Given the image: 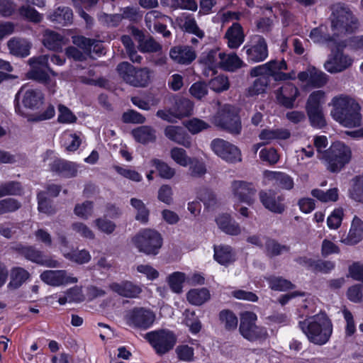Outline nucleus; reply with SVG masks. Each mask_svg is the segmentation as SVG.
<instances>
[{
  "label": "nucleus",
  "instance_id": "1",
  "mask_svg": "<svg viewBox=\"0 0 363 363\" xmlns=\"http://www.w3.org/2000/svg\"><path fill=\"white\" fill-rule=\"evenodd\" d=\"M287 69L284 60H270L269 62L256 66L250 70L252 77H260L255 80L248 87L247 94L249 96H255L264 93L268 85L267 77H272L275 80H286L289 78L288 74L281 71Z\"/></svg>",
  "mask_w": 363,
  "mask_h": 363
},
{
  "label": "nucleus",
  "instance_id": "2",
  "mask_svg": "<svg viewBox=\"0 0 363 363\" xmlns=\"http://www.w3.org/2000/svg\"><path fill=\"white\" fill-rule=\"evenodd\" d=\"M314 145L319 154L318 157L327 162L331 172H339L350 160V147L341 142L334 143L325 150L328 145V138L325 135H320L315 138Z\"/></svg>",
  "mask_w": 363,
  "mask_h": 363
},
{
  "label": "nucleus",
  "instance_id": "3",
  "mask_svg": "<svg viewBox=\"0 0 363 363\" xmlns=\"http://www.w3.org/2000/svg\"><path fill=\"white\" fill-rule=\"evenodd\" d=\"M333 106L332 118L347 128H354L362 125L360 106L354 99L345 95L334 97L330 103Z\"/></svg>",
  "mask_w": 363,
  "mask_h": 363
},
{
  "label": "nucleus",
  "instance_id": "4",
  "mask_svg": "<svg viewBox=\"0 0 363 363\" xmlns=\"http://www.w3.org/2000/svg\"><path fill=\"white\" fill-rule=\"evenodd\" d=\"M299 327L310 342L325 345L333 333L331 321L324 313H319L299 322Z\"/></svg>",
  "mask_w": 363,
  "mask_h": 363
},
{
  "label": "nucleus",
  "instance_id": "5",
  "mask_svg": "<svg viewBox=\"0 0 363 363\" xmlns=\"http://www.w3.org/2000/svg\"><path fill=\"white\" fill-rule=\"evenodd\" d=\"M331 27L333 35L352 32L357 26V21L349 7L343 4H335L332 7Z\"/></svg>",
  "mask_w": 363,
  "mask_h": 363
},
{
  "label": "nucleus",
  "instance_id": "6",
  "mask_svg": "<svg viewBox=\"0 0 363 363\" xmlns=\"http://www.w3.org/2000/svg\"><path fill=\"white\" fill-rule=\"evenodd\" d=\"M48 55H40L37 57L29 59L28 62L30 69L27 72V77L45 84L49 91L54 94L55 92L56 82L51 79L48 75L50 71L48 67Z\"/></svg>",
  "mask_w": 363,
  "mask_h": 363
},
{
  "label": "nucleus",
  "instance_id": "7",
  "mask_svg": "<svg viewBox=\"0 0 363 363\" xmlns=\"http://www.w3.org/2000/svg\"><path fill=\"white\" fill-rule=\"evenodd\" d=\"M117 71L123 79L134 86H145L150 79V72L147 68L136 69L128 62L117 66Z\"/></svg>",
  "mask_w": 363,
  "mask_h": 363
},
{
  "label": "nucleus",
  "instance_id": "8",
  "mask_svg": "<svg viewBox=\"0 0 363 363\" xmlns=\"http://www.w3.org/2000/svg\"><path fill=\"white\" fill-rule=\"evenodd\" d=\"M145 338L160 355L171 350L177 342L175 335L164 329L149 332L145 335Z\"/></svg>",
  "mask_w": 363,
  "mask_h": 363
},
{
  "label": "nucleus",
  "instance_id": "9",
  "mask_svg": "<svg viewBox=\"0 0 363 363\" xmlns=\"http://www.w3.org/2000/svg\"><path fill=\"white\" fill-rule=\"evenodd\" d=\"M257 315L253 312L245 311L240 315V334L250 341L262 340L267 336V330L255 325Z\"/></svg>",
  "mask_w": 363,
  "mask_h": 363
},
{
  "label": "nucleus",
  "instance_id": "10",
  "mask_svg": "<svg viewBox=\"0 0 363 363\" xmlns=\"http://www.w3.org/2000/svg\"><path fill=\"white\" fill-rule=\"evenodd\" d=\"M133 242L140 252L146 255H157L162 246V238L157 231L145 229L140 231Z\"/></svg>",
  "mask_w": 363,
  "mask_h": 363
},
{
  "label": "nucleus",
  "instance_id": "11",
  "mask_svg": "<svg viewBox=\"0 0 363 363\" xmlns=\"http://www.w3.org/2000/svg\"><path fill=\"white\" fill-rule=\"evenodd\" d=\"M213 123L233 134H239L241 131L242 125L238 113L230 105L221 108L213 117Z\"/></svg>",
  "mask_w": 363,
  "mask_h": 363
},
{
  "label": "nucleus",
  "instance_id": "12",
  "mask_svg": "<svg viewBox=\"0 0 363 363\" xmlns=\"http://www.w3.org/2000/svg\"><path fill=\"white\" fill-rule=\"evenodd\" d=\"M42 157L44 167H46L64 177L71 178L77 176V164L57 158L51 150L47 151Z\"/></svg>",
  "mask_w": 363,
  "mask_h": 363
},
{
  "label": "nucleus",
  "instance_id": "13",
  "mask_svg": "<svg viewBox=\"0 0 363 363\" xmlns=\"http://www.w3.org/2000/svg\"><path fill=\"white\" fill-rule=\"evenodd\" d=\"M72 42L74 45L83 50L84 53L74 47H69L66 50V55L68 57L73 58L75 60L82 61L84 59V54L88 55L93 50L97 53L101 54L103 50L101 49V44L99 41L86 38L82 35H75L72 37Z\"/></svg>",
  "mask_w": 363,
  "mask_h": 363
},
{
  "label": "nucleus",
  "instance_id": "14",
  "mask_svg": "<svg viewBox=\"0 0 363 363\" xmlns=\"http://www.w3.org/2000/svg\"><path fill=\"white\" fill-rule=\"evenodd\" d=\"M212 151L222 160L229 163L242 160L241 152L235 145L221 138H216L211 143Z\"/></svg>",
  "mask_w": 363,
  "mask_h": 363
},
{
  "label": "nucleus",
  "instance_id": "15",
  "mask_svg": "<svg viewBox=\"0 0 363 363\" xmlns=\"http://www.w3.org/2000/svg\"><path fill=\"white\" fill-rule=\"evenodd\" d=\"M16 100H21L23 105L27 108L37 110L44 102V94L41 90L25 84L16 94Z\"/></svg>",
  "mask_w": 363,
  "mask_h": 363
},
{
  "label": "nucleus",
  "instance_id": "16",
  "mask_svg": "<svg viewBox=\"0 0 363 363\" xmlns=\"http://www.w3.org/2000/svg\"><path fill=\"white\" fill-rule=\"evenodd\" d=\"M243 50H245L247 60L251 62H262L268 57L267 44L261 35L253 36Z\"/></svg>",
  "mask_w": 363,
  "mask_h": 363
},
{
  "label": "nucleus",
  "instance_id": "17",
  "mask_svg": "<svg viewBox=\"0 0 363 363\" xmlns=\"http://www.w3.org/2000/svg\"><path fill=\"white\" fill-rule=\"evenodd\" d=\"M155 319L153 312L145 308H135L126 314V322L128 325L144 330L150 328Z\"/></svg>",
  "mask_w": 363,
  "mask_h": 363
},
{
  "label": "nucleus",
  "instance_id": "18",
  "mask_svg": "<svg viewBox=\"0 0 363 363\" xmlns=\"http://www.w3.org/2000/svg\"><path fill=\"white\" fill-rule=\"evenodd\" d=\"M16 250L26 259L47 267L55 268L60 266L59 262L45 256L43 252L33 246L18 245Z\"/></svg>",
  "mask_w": 363,
  "mask_h": 363
},
{
  "label": "nucleus",
  "instance_id": "19",
  "mask_svg": "<svg viewBox=\"0 0 363 363\" xmlns=\"http://www.w3.org/2000/svg\"><path fill=\"white\" fill-rule=\"evenodd\" d=\"M41 280L52 286L75 284L77 279L66 270H45L40 274Z\"/></svg>",
  "mask_w": 363,
  "mask_h": 363
},
{
  "label": "nucleus",
  "instance_id": "20",
  "mask_svg": "<svg viewBox=\"0 0 363 363\" xmlns=\"http://www.w3.org/2000/svg\"><path fill=\"white\" fill-rule=\"evenodd\" d=\"M298 79L306 83V88H320L328 82V76L315 67H308L298 74Z\"/></svg>",
  "mask_w": 363,
  "mask_h": 363
},
{
  "label": "nucleus",
  "instance_id": "21",
  "mask_svg": "<svg viewBox=\"0 0 363 363\" xmlns=\"http://www.w3.org/2000/svg\"><path fill=\"white\" fill-rule=\"evenodd\" d=\"M232 191L235 199L240 202L251 205L254 203L257 190L255 186L243 181H234Z\"/></svg>",
  "mask_w": 363,
  "mask_h": 363
},
{
  "label": "nucleus",
  "instance_id": "22",
  "mask_svg": "<svg viewBox=\"0 0 363 363\" xmlns=\"http://www.w3.org/2000/svg\"><path fill=\"white\" fill-rule=\"evenodd\" d=\"M167 19V16L156 10L147 12L145 17V23L149 30L162 33L164 37H168L171 34L170 31L167 30L165 25Z\"/></svg>",
  "mask_w": 363,
  "mask_h": 363
},
{
  "label": "nucleus",
  "instance_id": "23",
  "mask_svg": "<svg viewBox=\"0 0 363 363\" xmlns=\"http://www.w3.org/2000/svg\"><path fill=\"white\" fill-rule=\"evenodd\" d=\"M352 63V57L337 51L325 62L324 67L330 73H337L350 67Z\"/></svg>",
  "mask_w": 363,
  "mask_h": 363
},
{
  "label": "nucleus",
  "instance_id": "24",
  "mask_svg": "<svg viewBox=\"0 0 363 363\" xmlns=\"http://www.w3.org/2000/svg\"><path fill=\"white\" fill-rule=\"evenodd\" d=\"M171 59L180 65H189L196 57L195 50L190 46L179 45L172 48L169 51Z\"/></svg>",
  "mask_w": 363,
  "mask_h": 363
},
{
  "label": "nucleus",
  "instance_id": "25",
  "mask_svg": "<svg viewBox=\"0 0 363 363\" xmlns=\"http://www.w3.org/2000/svg\"><path fill=\"white\" fill-rule=\"evenodd\" d=\"M298 94L296 86L291 83H286L277 91V99L284 106L291 108Z\"/></svg>",
  "mask_w": 363,
  "mask_h": 363
},
{
  "label": "nucleus",
  "instance_id": "26",
  "mask_svg": "<svg viewBox=\"0 0 363 363\" xmlns=\"http://www.w3.org/2000/svg\"><path fill=\"white\" fill-rule=\"evenodd\" d=\"M42 42L47 49L59 52L62 50L68 40L55 31L45 30L43 34Z\"/></svg>",
  "mask_w": 363,
  "mask_h": 363
},
{
  "label": "nucleus",
  "instance_id": "27",
  "mask_svg": "<svg viewBox=\"0 0 363 363\" xmlns=\"http://www.w3.org/2000/svg\"><path fill=\"white\" fill-rule=\"evenodd\" d=\"M264 177L265 182H272L284 189L291 190L294 185L293 178L284 172L267 170L264 172Z\"/></svg>",
  "mask_w": 363,
  "mask_h": 363
},
{
  "label": "nucleus",
  "instance_id": "28",
  "mask_svg": "<svg viewBox=\"0 0 363 363\" xmlns=\"http://www.w3.org/2000/svg\"><path fill=\"white\" fill-rule=\"evenodd\" d=\"M164 135L170 140L186 148L191 146V138L182 127L168 125L164 129Z\"/></svg>",
  "mask_w": 363,
  "mask_h": 363
},
{
  "label": "nucleus",
  "instance_id": "29",
  "mask_svg": "<svg viewBox=\"0 0 363 363\" xmlns=\"http://www.w3.org/2000/svg\"><path fill=\"white\" fill-rule=\"evenodd\" d=\"M363 239V220L357 216H354L347 238L341 242L347 245H354Z\"/></svg>",
  "mask_w": 363,
  "mask_h": 363
},
{
  "label": "nucleus",
  "instance_id": "30",
  "mask_svg": "<svg viewBox=\"0 0 363 363\" xmlns=\"http://www.w3.org/2000/svg\"><path fill=\"white\" fill-rule=\"evenodd\" d=\"M110 289L118 295L127 298H135L142 291L141 287L129 281H123L121 283H112Z\"/></svg>",
  "mask_w": 363,
  "mask_h": 363
},
{
  "label": "nucleus",
  "instance_id": "31",
  "mask_svg": "<svg viewBox=\"0 0 363 363\" xmlns=\"http://www.w3.org/2000/svg\"><path fill=\"white\" fill-rule=\"evenodd\" d=\"M259 199L263 206L272 212L281 213L285 206L281 196H275L272 192L261 191Z\"/></svg>",
  "mask_w": 363,
  "mask_h": 363
},
{
  "label": "nucleus",
  "instance_id": "32",
  "mask_svg": "<svg viewBox=\"0 0 363 363\" xmlns=\"http://www.w3.org/2000/svg\"><path fill=\"white\" fill-rule=\"evenodd\" d=\"M335 36L330 37L328 34L326 33V28L325 26H320L318 28H313L309 35L310 38L315 43L319 44H337V50L340 48H344L347 45L344 42L337 43L335 39Z\"/></svg>",
  "mask_w": 363,
  "mask_h": 363
},
{
  "label": "nucleus",
  "instance_id": "33",
  "mask_svg": "<svg viewBox=\"0 0 363 363\" xmlns=\"http://www.w3.org/2000/svg\"><path fill=\"white\" fill-rule=\"evenodd\" d=\"M225 38L227 39L228 48H238L245 41V34L242 26L238 23H234L227 30Z\"/></svg>",
  "mask_w": 363,
  "mask_h": 363
},
{
  "label": "nucleus",
  "instance_id": "34",
  "mask_svg": "<svg viewBox=\"0 0 363 363\" xmlns=\"http://www.w3.org/2000/svg\"><path fill=\"white\" fill-rule=\"evenodd\" d=\"M216 221L218 228L226 234L238 235L241 233L240 225L228 213L219 215Z\"/></svg>",
  "mask_w": 363,
  "mask_h": 363
},
{
  "label": "nucleus",
  "instance_id": "35",
  "mask_svg": "<svg viewBox=\"0 0 363 363\" xmlns=\"http://www.w3.org/2000/svg\"><path fill=\"white\" fill-rule=\"evenodd\" d=\"M221 51L218 48L208 49L203 51L199 58V62L209 70L219 68Z\"/></svg>",
  "mask_w": 363,
  "mask_h": 363
},
{
  "label": "nucleus",
  "instance_id": "36",
  "mask_svg": "<svg viewBox=\"0 0 363 363\" xmlns=\"http://www.w3.org/2000/svg\"><path fill=\"white\" fill-rule=\"evenodd\" d=\"M219 68L228 72H235L242 67L245 62L234 52H221Z\"/></svg>",
  "mask_w": 363,
  "mask_h": 363
},
{
  "label": "nucleus",
  "instance_id": "37",
  "mask_svg": "<svg viewBox=\"0 0 363 363\" xmlns=\"http://www.w3.org/2000/svg\"><path fill=\"white\" fill-rule=\"evenodd\" d=\"M31 45L26 39L13 38L9 40L8 48L10 52L16 56L26 57L30 54Z\"/></svg>",
  "mask_w": 363,
  "mask_h": 363
},
{
  "label": "nucleus",
  "instance_id": "38",
  "mask_svg": "<svg viewBox=\"0 0 363 363\" xmlns=\"http://www.w3.org/2000/svg\"><path fill=\"white\" fill-rule=\"evenodd\" d=\"M49 19L61 26H67L72 23L73 13L69 7L59 6L49 15Z\"/></svg>",
  "mask_w": 363,
  "mask_h": 363
},
{
  "label": "nucleus",
  "instance_id": "39",
  "mask_svg": "<svg viewBox=\"0 0 363 363\" xmlns=\"http://www.w3.org/2000/svg\"><path fill=\"white\" fill-rule=\"evenodd\" d=\"M290 136V131L286 128L263 129L259 135V138L268 144L274 140H286Z\"/></svg>",
  "mask_w": 363,
  "mask_h": 363
},
{
  "label": "nucleus",
  "instance_id": "40",
  "mask_svg": "<svg viewBox=\"0 0 363 363\" xmlns=\"http://www.w3.org/2000/svg\"><path fill=\"white\" fill-rule=\"evenodd\" d=\"M51 298H58L57 301L60 305H65L67 303H78L84 300L82 289L75 286L68 289L63 295L57 296V294L51 296Z\"/></svg>",
  "mask_w": 363,
  "mask_h": 363
},
{
  "label": "nucleus",
  "instance_id": "41",
  "mask_svg": "<svg viewBox=\"0 0 363 363\" xmlns=\"http://www.w3.org/2000/svg\"><path fill=\"white\" fill-rule=\"evenodd\" d=\"M60 143L67 151L74 152L79 147L81 139L77 133L67 130L62 134Z\"/></svg>",
  "mask_w": 363,
  "mask_h": 363
},
{
  "label": "nucleus",
  "instance_id": "42",
  "mask_svg": "<svg viewBox=\"0 0 363 363\" xmlns=\"http://www.w3.org/2000/svg\"><path fill=\"white\" fill-rule=\"evenodd\" d=\"M186 298L192 305L201 306L210 298V293L206 288L194 289L187 293Z\"/></svg>",
  "mask_w": 363,
  "mask_h": 363
},
{
  "label": "nucleus",
  "instance_id": "43",
  "mask_svg": "<svg viewBox=\"0 0 363 363\" xmlns=\"http://www.w3.org/2000/svg\"><path fill=\"white\" fill-rule=\"evenodd\" d=\"M214 259L220 264L227 265L234 261V255L230 246H215Z\"/></svg>",
  "mask_w": 363,
  "mask_h": 363
},
{
  "label": "nucleus",
  "instance_id": "44",
  "mask_svg": "<svg viewBox=\"0 0 363 363\" xmlns=\"http://www.w3.org/2000/svg\"><path fill=\"white\" fill-rule=\"evenodd\" d=\"M132 135L138 142L145 144L155 140V132L149 126H140L133 130Z\"/></svg>",
  "mask_w": 363,
  "mask_h": 363
},
{
  "label": "nucleus",
  "instance_id": "45",
  "mask_svg": "<svg viewBox=\"0 0 363 363\" xmlns=\"http://www.w3.org/2000/svg\"><path fill=\"white\" fill-rule=\"evenodd\" d=\"M185 280V274L180 272H173L167 278V281L170 289L176 294H180L182 291L183 284Z\"/></svg>",
  "mask_w": 363,
  "mask_h": 363
},
{
  "label": "nucleus",
  "instance_id": "46",
  "mask_svg": "<svg viewBox=\"0 0 363 363\" xmlns=\"http://www.w3.org/2000/svg\"><path fill=\"white\" fill-rule=\"evenodd\" d=\"M311 195L321 202H335L338 199V189L333 188L324 191L319 189H314L311 191Z\"/></svg>",
  "mask_w": 363,
  "mask_h": 363
},
{
  "label": "nucleus",
  "instance_id": "47",
  "mask_svg": "<svg viewBox=\"0 0 363 363\" xmlns=\"http://www.w3.org/2000/svg\"><path fill=\"white\" fill-rule=\"evenodd\" d=\"M62 252L66 259L79 264L87 263L91 260V255L86 250H73L70 252H66L62 250Z\"/></svg>",
  "mask_w": 363,
  "mask_h": 363
},
{
  "label": "nucleus",
  "instance_id": "48",
  "mask_svg": "<svg viewBox=\"0 0 363 363\" xmlns=\"http://www.w3.org/2000/svg\"><path fill=\"white\" fill-rule=\"evenodd\" d=\"M193 108L192 103L190 100L185 98H178L175 100V104L173 107L179 118L187 116L191 114Z\"/></svg>",
  "mask_w": 363,
  "mask_h": 363
},
{
  "label": "nucleus",
  "instance_id": "49",
  "mask_svg": "<svg viewBox=\"0 0 363 363\" xmlns=\"http://www.w3.org/2000/svg\"><path fill=\"white\" fill-rule=\"evenodd\" d=\"M325 92L318 90L312 92L307 100L306 110L322 109L321 105L324 103Z\"/></svg>",
  "mask_w": 363,
  "mask_h": 363
},
{
  "label": "nucleus",
  "instance_id": "50",
  "mask_svg": "<svg viewBox=\"0 0 363 363\" xmlns=\"http://www.w3.org/2000/svg\"><path fill=\"white\" fill-rule=\"evenodd\" d=\"M29 277V273L21 267H15L11 274V281L9 285L13 288L21 286Z\"/></svg>",
  "mask_w": 363,
  "mask_h": 363
},
{
  "label": "nucleus",
  "instance_id": "51",
  "mask_svg": "<svg viewBox=\"0 0 363 363\" xmlns=\"http://www.w3.org/2000/svg\"><path fill=\"white\" fill-rule=\"evenodd\" d=\"M150 164L156 168L159 175L164 179H169L175 174L174 168L169 167L166 162L159 160L153 159L150 161Z\"/></svg>",
  "mask_w": 363,
  "mask_h": 363
},
{
  "label": "nucleus",
  "instance_id": "52",
  "mask_svg": "<svg viewBox=\"0 0 363 363\" xmlns=\"http://www.w3.org/2000/svg\"><path fill=\"white\" fill-rule=\"evenodd\" d=\"M219 319L226 330H233L237 328L238 318L231 311H221L219 313Z\"/></svg>",
  "mask_w": 363,
  "mask_h": 363
},
{
  "label": "nucleus",
  "instance_id": "53",
  "mask_svg": "<svg viewBox=\"0 0 363 363\" xmlns=\"http://www.w3.org/2000/svg\"><path fill=\"white\" fill-rule=\"evenodd\" d=\"M171 158L179 165L187 167L192 162V158L189 157L185 150L181 147H173L170 150Z\"/></svg>",
  "mask_w": 363,
  "mask_h": 363
},
{
  "label": "nucleus",
  "instance_id": "54",
  "mask_svg": "<svg viewBox=\"0 0 363 363\" xmlns=\"http://www.w3.org/2000/svg\"><path fill=\"white\" fill-rule=\"evenodd\" d=\"M209 87L215 92L220 93L228 90L230 87V82L228 77L220 74L211 79L208 83Z\"/></svg>",
  "mask_w": 363,
  "mask_h": 363
},
{
  "label": "nucleus",
  "instance_id": "55",
  "mask_svg": "<svg viewBox=\"0 0 363 363\" xmlns=\"http://www.w3.org/2000/svg\"><path fill=\"white\" fill-rule=\"evenodd\" d=\"M94 211V203L91 201H86L81 203H77L74 208V213L79 218L87 220L92 216Z\"/></svg>",
  "mask_w": 363,
  "mask_h": 363
},
{
  "label": "nucleus",
  "instance_id": "56",
  "mask_svg": "<svg viewBox=\"0 0 363 363\" xmlns=\"http://www.w3.org/2000/svg\"><path fill=\"white\" fill-rule=\"evenodd\" d=\"M350 196L355 201L363 203V176L354 178Z\"/></svg>",
  "mask_w": 363,
  "mask_h": 363
},
{
  "label": "nucleus",
  "instance_id": "57",
  "mask_svg": "<svg viewBox=\"0 0 363 363\" xmlns=\"http://www.w3.org/2000/svg\"><path fill=\"white\" fill-rule=\"evenodd\" d=\"M269 287L275 291H286L293 287L291 281L279 277L270 276L267 278Z\"/></svg>",
  "mask_w": 363,
  "mask_h": 363
},
{
  "label": "nucleus",
  "instance_id": "58",
  "mask_svg": "<svg viewBox=\"0 0 363 363\" xmlns=\"http://www.w3.org/2000/svg\"><path fill=\"white\" fill-rule=\"evenodd\" d=\"M311 125L316 128H322L326 125L323 109L306 111Z\"/></svg>",
  "mask_w": 363,
  "mask_h": 363
},
{
  "label": "nucleus",
  "instance_id": "59",
  "mask_svg": "<svg viewBox=\"0 0 363 363\" xmlns=\"http://www.w3.org/2000/svg\"><path fill=\"white\" fill-rule=\"evenodd\" d=\"M183 17L184 18L183 26L185 30L202 38L204 36V32L198 27L195 19L190 14H184Z\"/></svg>",
  "mask_w": 363,
  "mask_h": 363
},
{
  "label": "nucleus",
  "instance_id": "60",
  "mask_svg": "<svg viewBox=\"0 0 363 363\" xmlns=\"http://www.w3.org/2000/svg\"><path fill=\"white\" fill-rule=\"evenodd\" d=\"M71 228L75 233L85 239L93 240L95 238V234L92 230L82 222L73 223Z\"/></svg>",
  "mask_w": 363,
  "mask_h": 363
},
{
  "label": "nucleus",
  "instance_id": "61",
  "mask_svg": "<svg viewBox=\"0 0 363 363\" xmlns=\"http://www.w3.org/2000/svg\"><path fill=\"white\" fill-rule=\"evenodd\" d=\"M98 18L99 21L104 26L116 27L121 23L123 17L121 14H107L101 13L99 14Z\"/></svg>",
  "mask_w": 363,
  "mask_h": 363
},
{
  "label": "nucleus",
  "instance_id": "62",
  "mask_svg": "<svg viewBox=\"0 0 363 363\" xmlns=\"http://www.w3.org/2000/svg\"><path fill=\"white\" fill-rule=\"evenodd\" d=\"M344 216L343 209L341 208L335 209L328 217L327 225L330 229H337L342 221Z\"/></svg>",
  "mask_w": 363,
  "mask_h": 363
},
{
  "label": "nucleus",
  "instance_id": "63",
  "mask_svg": "<svg viewBox=\"0 0 363 363\" xmlns=\"http://www.w3.org/2000/svg\"><path fill=\"white\" fill-rule=\"evenodd\" d=\"M18 12L21 16L33 23H38L42 20L41 14L29 6H21Z\"/></svg>",
  "mask_w": 363,
  "mask_h": 363
},
{
  "label": "nucleus",
  "instance_id": "64",
  "mask_svg": "<svg viewBox=\"0 0 363 363\" xmlns=\"http://www.w3.org/2000/svg\"><path fill=\"white\" fill-rule=\"evenodd\" d=\"M208 86L203 82L194 83L189 88L190 94L196 99L201 100L208 94Z\"/></svg>",
  "mask_w": 363,
  "mask_h": 363
}]
</instances>
